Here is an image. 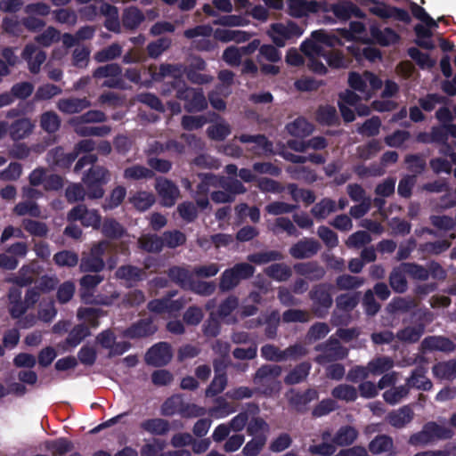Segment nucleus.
Masks as SVG:
<instances>
[{
    "instance_id": "f257e3e1",
    "label": "nucleus",
    "mask_w": 456,
    "mask_h": 456,
    "mask_svg": "<svg viewBox=\"0 0 456 456\" xmlns=\"http://www.w3.org/2000/svg\"><path fill=\"white\" fill-rule=\"evenodd\" d=\"M173 91L175 92V97L178 100L184 102L183 108L188 113L200 112L208 108V101L203 89L188 86L180 77H175L172 81L167 82L162 88L163 94H170Z\"/></svg>"
},
{
    "instance_id": "f03ea898",
    "label": "nucleus",
    "mask_w": 456,
    "mask_h": 456,
    "mask_svg": "<svg viewBox=\"0 0 456 456\" xmlns=\"http://www.w3.org/2000/svg\"><path fill=\"white\" fill-rule=\"evenodd\" d=\"M110 171L102 166H92L84 175L82 180L89 199H102L104 195L103 186L110 181Z\"/></svg>"
},
{
    "instance_id": "7ed1b4c3",
    "label": "nucleus",
    "mask_w": 456,
    "mask_h": 456,
    "mask_svg": "<svg viewBox=\"0 0 456 456\" xmlns=\"http://www.w3.org/2000/svg\"><path fill=\"white\" fill-rule=\"evenodd\" d=\"M334 286L329 282L314 285L309 291L312 301V312L318 318H324L333 304L332 290Z\"/></svg>"
},
{
    "instance_id": "20e7f679",
    "label": "nucleus",
    "mask_w": 456,
    "mask_h": 456,
    "mask_svg": "<svg viewBox=\"0 0 456 456\" xmlns=\"http://www.w3.org/2000/svg\"><path fill=\"white\" fill-rule=\"evenodd\" d=\"M255 271V267L248 263L235 264L232 267L225 269L221 274L219 289L222 292L233 289L240 281L251 278Z\"/></svg>"
},
{
    "instance_id": "39448f33",
    "label": "nucleus",
    "mask_w": 456,
    "mask_h": 456,
    "mask_svg": "<svg viewBox=\"0 0 456 456\" xmlns=\"http://www.w3.org/2000/svg\"><path fill=\"white\" fill-rule=\"evenodd\" d=\"M282 369L276 364H264L257 369L253 383L259 387L260 392L265 395H271L278 389L280 382L277 379L281 376Z\"/></svg>"
},
{
    "instance_id": "423d86ee",
    "label": "nucleus",
    "mask_w": 456,
    "mask_h": 456,
    "mask_svg": "<svg viewBox=\"0 0 456 456\" xmlns=\"http://www.w3.org/2000/svg\"><path fill=\"white\" fill-rule=\"evenodd\" d=\"M109 243L101 240L90 248L89 252H84L79 262V269L82 273H101L105 269L104 255Z\"/></svg>"
},
{
    "instance_id": "0eeeda50",
    "label": "nucleus",
    "mask_w": 456,
    "mask_h": 456,
    "mask_svg": "<svg viewBox=\"0 0 456 456\" xmlns=\"http://www.w3.org/2000/svg\"><path fill=\"white\" fill-rule=\"evenodd\" d=\"M69 222L79 221L84 227H92L94 230L101 228L102 216L98 210L88 209L86 205L78 204L68 213Z\"/></svg>"
},
{
    "instance_id": "6e6552de",
    "label": "nucleus",
    "mask_w": 456,
    "mask_h": 456,
    "mask_svg": "<svg viewBox=\"0 0 456 456\" xmlns=\"http://www.w3.org/2000/svg\"><path fill=\"white\" fill-rule=\"evenodd\" d=\"M369 2L372 4V5L369 7V12L380 19L392 18L406 24L411 21L409 12L403 8L390 6L379 0H369Z\"/></svg>"
},
{
    "instance_id": "1a4fd4ad",
    "label": "nucleus",
    "mask_w": 456,
    "mask_h": 456,
    "mask_svg": "<svg viewBox=\"0 0 456 456\" xmlns=\"http://www.w3.org/2000/svg\"><path fill=\"white\" fill-rule=\"evenodd\" d=\"M271 28L274 34L273 36V42L278 47H283L287 40L297 38L304 32L300 26L291 20L288 21L287 24L273 23Z\"/></svg>"
},
{
    "instance_id": "9d476101",
    "label": "nucleus",
    "mask_w": 456,
    "mask_h": 456,
    "mask_svg": "<svg viewBox=\"0 0 456 456\" xmlns=\"http://www.w3.org/2000/svg\"><path fill=\"white\" fill-rule=\"evenodd\" d=\"M171 359V346L167 342L155 344L145 354L146 363L154 367L165 366Z\"/></svg>"
},
{
    "instance_id": "9b49d317",
    "label": "nucleus",
    "mask_w": 456,
    "mask_h": 456,
    "mask_svg": "<svg viewBox=\"0 0 456 456\" xmlns=\"http://www.w3.org/2000/svg\"><path fill=\"white\" fill-rule=\"evenodd\" d=\"M321 248L318 240L313 238H304L289 248V254L295 259H306L315 256Z\"/></svg>"
},
{
    "instance_id": "f8f14e48",
    "label": "nucleus",
    "mask_w": 456,
    "mask_h": 456,
    "mask_svg": "<svg viewBox=\"0 0 456 456\" xmlns=\"http://www.w3.org/2000/svg\"><path fill=\"white\" fill-rule=\"evenodd\" d=\"M155 188L163 206L170 208L175 204L180 191L174 182L167 178H159L156 181Z\"/></svg>"
},
{
    "instance_id": "ddd939ff",
    "label": "nucleus",
    "mask_w": 456,
    "mask_h": 456,
    "mask_svg": "<svg viewBox=\"0 0 456 456\" xmlns=\"http://www.w3.org/2000/svg\"><path fill=\"white\" fill-rule=\"evenodd\" d=\"M291 396L289 397L288 401L289 405L297 412H305L307 411V405L318 399L319 394L314 388H308L304 392L290 390Z\"/></svg>"
},
{
    "instance_id": "4468645a",
    "label": "nucleus",
    "mask_w": 456,
    "mask_h": 456,
    "mask_svg": "<svg viewBox=\"0 0 456 456\" xmlns=\"http://www.w3.org/2000/svg\"><path fill=\"white\" fill-rule=\"evenodd\" d=\"M21 58L28 62L30 73L37 75L40 72L42 64L46 60V53L33 44H27L21 53Z\"/></svg>"
},
{
    "instance_id": "2eb2a0df",
    "label": "nucleus",
    "mask_w": 456,
    "mask_h": 456,
    "mask_svg": "<svg viewBox=\"0 0 456 456\" xmlns=\"http://www.w3.org/2000/svg\"><path fill=\"white\" fill-rule=\"evenodd\" d=\"M158 330L151 318L140 319L125 330V336L131 339L147 338Z\"/></svg>"
},
{
    "instance_id": "dca6fc26",
    "label": "nucleus",
    "mask_w": 456,
    "mask_h": 456,
    "mask_svg": "<svg viewBox=\"0 0 456 456\" xmlns=\"http://www.w3.org/2000/svg\"><path fill=\"white\" fill-rule=\"evenodd\" d=\"M414 415V411L410 405H403L398 410L390 411L386 419L393 428L402 429L413 420Z\"/></svg>"
},
{
    "instance_id": "f3484780",
    "label": "nucleus",
    "mask_w": 456,
    "mask_h": 456,
    "mask_svg": "<svg viewBox=\"0 0 456 456\" xmlns=\"http://www.w3.org/2000/svg\"><path fill=\"white\" fill-rule=\"evenodd\" d=\"M370 35L372 40L381 46H389L399 42L400 36L391 28L380 29L378 24L370 26Z\"/></svg>"
},
{
    "instance_id": "a211bd4d",
    "label": "nucleus",
    "mask_w": 456,
    "mask_h": 456,
    "mask_svg": "<svg viewBox=\"0 0 456 456\" xmlns=\"http://www.w3.org/2000/svg\"><path fill=\"white\" fill-rule=\"evenodd\" d=\"M293 268L297 274L305 276L311 281L322 280L326 273L324 267L316 261L297 263Z\"/></svg>"
},
{
    "instance_id": "6ab92c4d",
    "label": "nucleus",
    "mask_w": 456,
    "mask_h": 456,
    "mask_svg": "<svg viewBox=\"0 0 456 456\" xmlns=\"http://www.w3.org/2000/svg\"><path fill=\"white\" fill-rule=\"evenodd\" d=\"M368 449L374 455H379L385 452H387L388 456H395L396 454L393 438L385 434L376 436L369 443Z\"/></svg>"
},
{
    "instance_id": "aec40b11",
    "label": "nucleus",
    "mask_w": 456,
    "mask_h": 456,
    "mask_svg": "<svg viewBox=\"0 0 456 456\" xmlns=\"http://www.w3.org/2000/svg\"><path fill=\"white\" fill-rule=\"evenodd\" d=\"M421 347L423 350L451 353L456 349V345L443 336H428L422 340Z\"/></svg>"
},
{
    "instance_id": "412c9836",
    "label": "nucleus",
    "mask_w": 456,
    "mask_h": 456,
    "mask_svg": "<svg viewBox=\"0 0 456 456\" xmlns=\"http://www.w3.org/2000/svg\"><path fill=\"white\" fill-rule=\"evenodd\" d=\"M91 106V102L86 98H62L57 102L58 110L64 114H77Z\"/></svg>"
},
{
    "instance_id": "4be33fe9",
    "label": "nucleus",
    "mask_w": 456,
    "mask_h": 456,
    "mask_svg": "<svg viewBox=\"0 0 456 456\" xmlns=\"http://www.w3.org/2000/svg\"><path fill=\"white\" fill-rule=\"evenodd\" d=\"M140 428L152 436H165L170 430L169 421L161 418L144 419L140 423Z\"/></svg>"
},
{
    "instance_id": "5701e85b",
    "label": "nucleus",
    "mask_w": 456,
    "mask_h": 456,
    "mask_svg": "<svg viewBox=\"0 0 456 456\" xmlns=\"http://www.w3.org/2000/svg\"><path fill=\"white\" fill-rule=\"evenodd\" d=\"M167 274L174 283L183 289H188L193 275L189 269L179 265L171 266L167 270Z\"/></svg>"
},
{
    "instance_id": "b1692460",
    "label": "nucleus",
    "mask_w": 456,
    "mask_h": 456,
    "mask_svg": "<svg viewBox=\"0 0 456 456\" xmlns=\"http://www.w3.org/2000/svg\"><path fill=\"white\" fill-rule=\"evenodd\" d=\"M34 125L28 118L16 119L9 126V134L13 141L28 137L33 131Z\"/></svg>"
},
{
    "instance_id": "393cba45",
    "label": "nucleus",
    "mask_w": 456,
    "mask_h": 456,
    "mask_svg": "<svg viewBox=\"0 0 456 456\" xmlns=\"http://www.w3.org/2000/svg\"><path fill=\"white\" fill-rule=\"evenodd\" d=\"M426 372L427 369L424 366H417L411 371L410 378L407 379V386L423 391H429L433 384L431 380L426 377Z\"/></svg>"
},
{
    "instance_id": "a878e982",
    "label": "nucleus",
    "mask_w": 456,
    "mask_h": 456,
    "mask_svg": "<svg viewBox=\"0 0 456 456\" xmlns=\"http://www.w3.org/2000/svg\"><path fill=\"white\" fill-rule=\"evenodd\" d=\"M216 375L206 389V396L213 397L222 393L227 385L225 371L220 370L216 361L214 362Z\"/></svg>"
},
{
    "instance_id": "bb28decb",
    "label": "nucleus",
    "mask_w": 456,
    "mask_h": 456,
    "mask_svg": "<svg viewBox=\"0 0 456 456\" xmlns=\"http://www.w3.org/2000/svg\"><path fill=\"white\" fill-rule=\"evenodd\" d=\"M144 20L143 12L136 6L126 8L122 14V24L128 30L136 29Z\"/></svg>"
},
{
    "instance_id": "cd10ccee",
    "label": "nucleus",
    "mask_w": 456,
    "mask_h": 456,
    "mask_svg": "<svg viewBox=\"0 0 456 456\" xmlns=\"http://www.w3.org/2000/svg\"><path fill=\"white\" fill-rule=\"evenodd\" d=\"M358 431L350 425L342 426L332 437V443L338 446H349L354 443L358 437Z\"/></svg>"
},
{
    "instance_id": "c85d7f7f",
    "label": "nucleus",
    "mask_w": 456,
    "mask_h": 456,
    "mask_svg": "<svg viewBox=\"0 0 456 456\" xmlns=\"http://www.w3.org/2000/svg\"><path fill=\"white\" fill-rule=\"evenodd\" d=\"M79 280L81 297L92 295L94 289L104 280L100 273H85Z\"/></svg>"
},
{
    "instance_id": "c756f323",
    "label": "nucleus",
    "mask_w": 456,
    "mask_h": 456,
    "mask_svg": "<svg viewBox=\"0 0 456 456\" xmlns=\"http://www.w3.org/2000/svg\"><path fill=\"white\" fill-rule=\"evenodd\" d=\"M311 367L312 365L308 362H300L286 375L284 383L291 386L305 381L310 373Z\"/></svg>"
},
{
    "instance_id": "7c9ffc66",
    "label": "nucleus",
    "mask_w": 456,
    "mask_h": 456,
    "mask_svg": "<svg viewBox=\"0 0 456 456\" xmlns=\"http://www.w3.org/2000/svg\"><path fill=\"white\" fill-rule=\"evenodd\" d=\"M424 428L429 437L430 442L437 440L452 439L454 432L452 428L439 425L435 421H428L424 424Z\"/></svg>"
},
{
    "instance_id": "2f4dec72",
    "label": "nucleus",
    "mask_w": 456,
    "mask_h": 456,
    "mask_svg": "<svg viewBox=\"0 0 456 456\" xmlns=\"http://www.w3.org/2000/svg\"><path fill=\"white\" fill-rule=\"evenodd\" d=\"M432 370L436 378L452 381L456 378V359L439 362L433 366Z\"/></svg>"
},
{
    "instance_id": "473e14b6",
    "label": "nucleus",
    "mask_w": 456,
    "mask_h": 456,
    "mask_svg": "<svg viewBox=\"0 0 456 456\" xmlns=\"http://www.w3.org/2000/svg\"><path fill=\"white\" fill-rule=\"evenodd\" d=\"M264 273L267 277L280 282L288 281L292 275L291 268L284 263L272 264Z\"/></svg>"
},
{
    "instance_id": "72a5a7b5",
    "label": "nucleus",
    "mask_w": 456,
    "mask_h": 456,
    "mask_svg": "<svg viewBox=\"0 0 456 456\" xmlns=\"http://www.w3.org/2000/svg\"><path fill=\"white\" fill-rule=\"evenodd\" d=\"M40 127L49 134H55L61 127V120L53 110H47L40 115Z\"/></svg>"
},
{
    "instance_id": "f704fd0d",
    "label": "nucleus",
    "mask_w": 456,
    "mask_h": 456,
    "mask_svg": "<svg viewBox=\"0 0 456 456\" xmlns=\"http://www.w3.org/2000/svg\"><path fill=\"white\" fill-rule=\"evenodd\" d=\"M101 227L103 236L111 240L120 239L126 232L123 225L112 217L105 218Z\"/></svg>"
},
{
    "instance_id": "c9c22d12",
    "label": "nucleus",
    "mask_w": 456,
    "mask_h": 456,
    "mask_svg": "<svg viewBox=\"0 0 456 456\" xmlns=\"http://www.w3.org/2000/svg\"><path fill=\"white\" fill-rule=\"evenodd\" d=\"M317 121L323 126H336L339 124V118L334 106H320L316 111Z\"/></svg>"
},
{
    "instance_id": "e433bc0d",
    "label": "nucleus",
    "mask_w": 456,
    "mask_h": 456,
    "mask_svg": "<svg viewBox=\"0 0 456 456\" xmlns=\"http://www.w3.org/2000/svg\"><path fill=\"white\" fill-rule=\"evenodd\" d=\"M284 255L278 250L260 251L249 254L247 259L249 263L261 265L270 262L283 260Z\"/></svg>"
},
{
    "instance_id": "4c0bfd02",
    "label": "nucleus",
    "mask_w": 456,
    "mask_h": 456,
    "mask_svg": "<svg viewBox=\"0 0 456 456\" xmlns=\"http://www.w3.org/2000/svg\"><path fill=\"white\" fill-rule=\"evenodd\" d=\"M336 210V201L330 198H323L312 208L311 213L317 220H323Z\"/></svg>"
},
{
    "instance_id": "58836bf2",
    "label": "nucleus",
    "mask_w": 456,
    "mask_h": 456,
    "mask_svg": "<svg viewBox=\"0 0 456 456\" xmlns=\"http://www.w3.org/2000/svg\"><path fill=\"white\" fill-rule=\"evenodd\" d=\"M115 275L119 280H124L129 283H134L142 280L143 272L137 266L123 265L117 269Z\"/></svg>"
},
{
    "instance_id": "ea45409f",
    "label": "nucleus",
    "mask_w": 456,
    "mask_h": 456,
    "mask_svg": "<svg viewBox=\"0 0 456 456\" xmlns=\"http://www.w3.org/2000/svg\"><path fill=\"white\" fill-rule=\"evenodd\" d=\"M404 269L401 267H395L389 274V285L392 289L396 293H404L408 289V282L405 276Z\"/></svg>"
},
{
    "instance_id": "a19ab883",
    "label": "nucleus",
    "mask_w": 456,
    "mask_h": 456,
    "mask_svg": "<svg viewBox=\"0 0 456 456\" xmlns=\"http://www.w3.org/2000/svg\"><path fill=\"white\" fill-rule=\"evenodd\" d=\"M289 134L295 137L303 138L309 135L313 131V126L304 118H297L286 126Z\"/></svg>"
},
{
    "instance_id": "79ce46f5",
    "label": "nucleus",
    "mask_w": 456,
    "mask_h": 456,
    "mask_svg": "<svg viewBox=\"0 0 456 456\" xmlns=\"http://www.w3.org/2000/svg\"><path fill=\"white\" fill-rule=\"evenodd\" d=\"M45 448L53 455L63 456L74 449L73 443L67 437H59L45 443Z\"/></svg>"
},
{
    "instance_id": "37998d69",
    "label": "nucleus",
    "mask_w": 456,
    "mask_h": 456,
    "mask_svg": "<svg viewBox=\"0 0 456 456\" xmlns=\"http://www.w3.org/2000/svg\"><path fill=\"white\" fill-rule=\"evenodd\" d=\"M75 131L77 134L83 137L88 136H98L104 137L108 135L111 132V127L107 125H102L99 126H92L84 125L72 124Z\"/></svg>"
},
{
    "instance_id": "c03bdc74",
    "label": "nucleus",
    "mask_w": 456,
    "mask_h": 456,
    "mask_svg": "<svg viewBox=\"0 0 456 456\" xmlns=\"http://www.w3.org/2000/svg\"><path fill=\"white\" fill-rule=\"evenodd\" d=\"M448 98L436 93H428L423 97H419L418 103L426 112L433 111L437 104H447Z\"/></svg>"
},
{
    "instance_id": "a18cd8bd",
    "label": "nucleus",
    "mask_w": 456,
    "mask_h": 456,
    "mask_svg": "<svg viewBox=\"0 0 456 456\" xmlns=\"http://www.w3.org/2000/svg\"><path fill=\"white\" fill-rule=\"evenodd\" d=\"M331 395L337 400L350 403L357 399L358 390L351 385L339 384L331 390Z\"/></svg>"
},
{
    "instance_id": "49530a36",
    "label": "nucleus",
    "mask_w": 456,
    "mask_h": 456,
    "mask_svg": "<svg viewBox=\"0 0 456 456\" xmlns=\"http://www.w3.org/2000/svg\"><path fill=\"white\" fill-rule=\"evenodd\" d=\"M62 89L54 84L46 83L39 86L34 94V102L49 101L53 97L61 94Z\"/></svg>"
},
{
    "instance_id": "de8ad7c7",
    "label": "nucleus",
    "mask_w": 456,
    "mask_h": 456,
    "mask_svg": "<svg viewBox=\"0 0 456 456\" xmlns=\"http://www.w3.org/2000/svg\"><path fill=\"white\" fill-rule=\"evenodd\" d=\"M130 203L139 211H146L155 202V197L152 193L141 191L135 192L129 198Z\"/></svg>"
},
{
    "instance_id": "09e8293b",
    "label": "nucleus",
    "mask_w": 456,
    "mask_h": 456,
    "mask_svg": "<svg viewBox=\"0 0 456 456\" xmlns=\"http://www.w3.org/2000/svg\"><path fill=\"white\" fill-rule=\"evenodd\" d=\"M126 196V190L124 186L118 185L115 187L110 194L105 198L102 208L104 210H112L117 208L124 201Z\"/></svg>"
},
{
    "instance_id": "8fccbe9b",
    "label": "nucleus",
    "mask_w": 456,
    "mask_h": 456,
    "mask_svg": "<svg viewBox=\"0 0 456 456\" xmlns=\"http://www.w3.org/2000/svg\"><path fill=\"white\" fill-rule=\"evenodd\" d=\"M311 38L316 42V44L327 47H335L342 44L341 39L335 34L328 33L324 29L314 30L311 33Z\"/></svg>"
},
{
    "instance_id": "3c124183",
    "label": "nucleus",
    "mask_w": 456,
    "mask_h": 456,
    "mask_svg": "<svg viewBox=\"0 0 456 456\" xmlns=\"http://www.w3.org/2000/svg\"><path fill=\"white\" fill-rule=\"evenodd\" d=\"M53 261L60 267H75L79 262L78 255L71 250L63 249L54 254Z\"/></svg>"
},
{
    "instance_id": "603ef678",
    "label": "nucleus",
    "mask_w": 456,
    "mask_h": 456,
    "mask_svg": "<svg viewBox=\"0 0 456 456\" xmlns=\"http://www.w3.org/2000/svg\"><path fill=\"white\" fill-rule=\"evenodd\" d=\"M360 297L358 292L341 294L336 298V305L339 311L349 314L357 306Z\"/></svg>"
},
{
    "instance_id": "864d4df0",
    "label": "nucleus",
    "mask_w": 456,
    "mask_h": 456,
    "mask_svg": "<svg viewBox=\"0 0 456 456\" xmlns=\"http://www.w3.org/2000/svg\"><path fill=\"white\" fill-rule=\"evenodd\" d=\"M22 227L34 237L44 238L46 237L49 232L46 224L37 220L24 218L22 220Z\"/></svg>"
},
{
    "instance_id": "5fc2aeb1",
    "label": "nucleus",
    "mask_w": 456,
    "mask_h": 456,
    "mask_svg": "<svg viewBox=\"0 0 456 456\" xmlns=\"http://www.w3.org/2000/svg\"><path fill=\"white\" fill-rule=\"evenodd\" d=\"M90 335V330L86 325L77 324L69 332L68 337L66 338V344L69 346L75 347Z\"/></svg>"
},
{
    "instance_id": "6e6d98bb",
    "label": "nucleus",
    "mask_w": 456,
    "mask_h": 456,
    "mask_svg": "<svg viewBox=\"0 0 456 456\" xmlns=\"http://www.w3.org/2000/svg\"><path fill=\"white\" fill-rule=\"evenodd\" d=\"M139 242L141 248L147 252L159 253L164 248L162 235L147 234L142 237Z\"/></svg>"
},
{
    "instance_id": "4d7b16f0",
    "label": "nucleus",
    "mask_w": 456,
    "mask_h": 456,
    "mask_svg": "<svg viewBox=\"0 0 456 456\" xmlns=\"http://www.w3.org/2000/svg\"><path fill=\"white\" fill-rule=\"evenodd\" d=\"M107 121V115L98 110H90L71 120V124L84 125L89 123H102Z\"/></svg>"
},
{
    "instance_id": "13d9d810",
    "label": "nucleus",
    "mask_w": 456,
    "mask_h": 456,
    "mask_svg": "<svg viewBox=\"0 0 456 456\" xmlns=\"http://www.w3.org/2000/svg\"><path fill=\"white\" fill-rule=\"evenodd\" d=\"M121 45L118 43H113L110 45L96 52L94 54V60L97 62H107L117 59L121 55Z\"/></svg>"
},
{
    "instance_id": "bf43d9fd",
    "label": "nucleus",
    "mask_w": 456,
    "mask_h": 456,
    "mask_svg": "<svg viewBox=\"0 0 456 456\" xmlns=\"http://www.w3.org/2000/svg\"><path fill=\"white\" fill-rule=\"evenodd\" d=\"M153 176V170L141 165H134L124 170V178L128 180L151 179Z\"/></svg>"
},
{
    "instance_id": "052dcab7",
    "label": "nucleus",
    "mask_w": 456,
    "mask_h": 456,
    "mask_svg": "<svg viewBox=\"0 0 456 456\" xmlns=\"http://www.w3.org/2000/svg\"><path fill=\"white\" fill-rule=\"evenodd\" d=\"M407 53L422 69H431L436 65V61L433 60L428 53H422L417 47L408 48Z\"/></svg>"
},
{
    "instance_id": "680f3d73",
    "label": "nucleus",
    "mask_w": 456,
    "mask_h": 456,
    "mask_svg": "<svg viewBox=\"0 0 456 456\" xmlns=\"http://www.w3.org/2000/svg\"><path fill=\"white\" fill-rule=\"evenodd\" d=\"M162 239L164 247L168 248H175L184 245L186 242V235L179 230L164 232L162 233Z\"/></svg>"
},
{
    "instance_id": "e2e57ef3",
    "label": "nucleus",
    "mask_w": 456,
    "mask_h": 456,
    "mask_svg": "<svg viewBox=\"0 0 456 456\" xmlns=\"http://www.w3.org/2000/svg\"><path fill=\"white\" fill-rule=\"evenodd\" d=\"M382 149L381 142L378 139H372L363 145L357 147L358 157L363 160L373 158Z\"/></svg>"
},
{
    "instance_id": "0e129e2a",
    "label": "nucleus",
    "mask_w": 456,
    "mask_h": 456,
    "mask_svg": "<svg viewBox=\"0 0 456 456\" xmlns=\"http://www.w3.org/2000/svg\"><path fill=\"white\" fill-rule=\"evenodd\" d=\"M402 267L404 269V273L413 280L427 281L429 277L428 267L426 268L417 263H403Z\"/></svg>"
},
{
    "instance_id": "69168bd1",
    "label": "nucleus",
    "mask_w": 456,
    "mask_h": 456,
    "mask_svg": "<svg viewBox=\"0 0 456 456\" xmlns=\"http://www.w3.org/2000/svg\"><path fill=\"white\" fill-rule=\"evenodd\" d=\"M266 444V436L261 434L249 440L242 449L244 456H257Z\"/></svg>"
},
{
    "instance_id": "338daca9",
    "label": "nucleus",
    "mask_w": 456,
    "mask_h": 456,
    "mask_svg": "<svg viewBox=\"0 0 456 456\" xmlns=\"http://www.w3.org/2000/svg\"><path fill=\"white\" fill-rule=\"evenodd\" d=\"M171 39L166 37L158 38L147 45V53L152 59L159 57L171 45Z\"/></svg>"
},
{
    "instance_id": "774afa93",
    "label": "nucleus",
    "mask_w": 456,
    "mask_h": 456,
    "mask_svg": "<svg viewBox=\"0 0 456 456\" xmlns=\"http://www.w3.org/2000/svg\"><path fill=\"white\" fill-rule=\"evenodd\" d=\"M381 126V119L378 116H372L366 119L361 126L357 128V132L368 137H373L379 134Z\"/></svg>"
}]
</instances>
